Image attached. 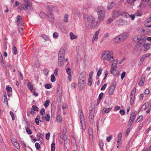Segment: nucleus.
Listing matches in <instances>:
<instances>
[{"label":"nucleus","instance_id":"f257e3e1","mask_svg":"<svg viewBox=\"0 0 151 151\" xmlns=\"http://www.w3.org/2000/svg\"><path fill=\"white\" fill-rule=\"evenodd\" d=\"M85 24L86 26L92 27L96 26L97 22L95 20L94 18L92 16H88L85 19Z\"/></svg>","mask_w":151,"mask_h":151},{"label":"nucleus","instance_id":"f03ea898","mask_svg":"<svg viewBox=\"0 0 151 151\" xmlns=\"http://www.w3.org/2000/svg\"><path fill=\"white\" fill-rule=\"evenodd\" d=\"M103 60H107L109 63H112L114 61L113 52L111 51H106L104 53L102 57Z\"/></svg>","mask_w":151,"mask_h":151},{"label":"nucleus","instance_id":"7ed1b4c3","mask_svg":"<svg viewBox=\"0 0 151 151\" xmlns=\"http://www.w3.org/2000/svg\"><path fill=\"white\" fill-rule=\"evenodd\" d=\"M132 40L134 42H138L140 41L142 43H144L146 40V38L142 35H135L132 38Z\"/></svg>","mask_w":151,"mask_h":151},{"label":"nucleus","instance_id":"20e7f679","mask_svg":"<svg viewBox=\"0 0 151 151\" xmlns=\"http://www.w3.org/2000/svg\"><path fill=\"white\" fill-rule=\"evenodd\" d=\"M79 114L80 115V122L82 129H85V121L83 114L81 111H79Z\"/></svg>","mask_w":151,"mask_h":151},{"label":"nucleus","instance_id":"39448f33","mask_svg":"<svg viewBox=\"0 0 151 151\" xmlns=\"http://www.w3.org/2000/svg\"><path fill=\"white\" fill-rule=\"evenodd\" d=\"M97 13L100 14V13H101L102 14V15L103 16V17L104 15H105V10L104 8L102 6H99L97 9ZM99 15L100 14H99Z\"/></svg>","mask_w":151,"mask_h":151},{"label":"nucleus","instance_id":"423d86ee","mask_svg":"<svg viewBox=\"0 0 151 151\" xmlns=\"http://www.w3.org/2000/svg\"><path fill=\"white\" fill-rule=\"evenodd\" d=\"M21 17V16L19 15H18L17 17V23L18 26L22 25L23 23Z\"/></svg>","mask_w":151,"mask_h":151},{"label":"nucleus","instance_id":"0eeeda50","mask_svg":"<svg viewBox=\"0 0 151 151\" xmlns=\"http://www.w3.org/2000/svg\"><path fill=\"white\" fill-rule=\"evenodd\" d=\"M94 110L92 109L90 111V113L89 116V118L90 122H93L94 118Z\"/></svg>","mask_w":151,"mask_h":151},{"label":"nucleus","instance_id":"6e6552de","mask_svg":"<svg viewBox=\"0 0 151 151\" xmlns=\"http://www.w3.org/2000/svg\"><path fill=\"white\" fill-rule=\"evenodd\" d=\"M18 9L20 10H32V9L29 8L26 4H22L20 5Z\"/></svg>","mask_w":151,"mask_h":151},{"label":"nucleus","instance_id":"1a4fd4ad","mask_svg":"<svg viewBox=\"0 0 151 151\" xmlns=\"http://www.w3.org/2000/svg\"><path fill=\"white\" fill-rule=\"evenodd\" d=\"M65 55V51L63 48H61L60 50L58 53V57L64 58Z\"/></svg>","mask_w":151,"mask_h":151},{"label":"nucleus","instance_id":"9d476101","mask_svg":"<svg viewBox=\"0 0 151 151\" xmlns=\"http://www.w3.org/2000/svg\"><path fill=\"white\" fill-rule=\"evenodd\" d=\"M129 35L127 32H124L123 33L119 35L121 38V40L123 41L126 39L128 37Z\"/></svg>","mask_w":151,"mask_h":151},{"label":"nucleus","instance_id":"9b49d317","mask_svg":"<svg viewBox=\"0 0 151 151\" xmlns=\"http://www.w3.org/2000/svg\"><path fill=\"white\" fill-rule=\"evenodd\" d=\"M116 84L113 83L112 85L111 86L109 90V93L110 95L112 94L114 91L115 88Z\"/></svg>","mask_w":151,"mask_h":151},{"label":"nucleus","instance_id":"f8f14e48","mask_svg":"<svg viewBox=\"0 0 151 151\" xmlns=\"http://www.w3.org/2000/svg\"><path fill=\"white\" fill-rule=\"evenodd\" d=\"M111 74L115 76H118L119 75V72L118 70H115V68H111Z\"/></svg>","mask_w":151,"mask_h":151},{"label":"nucleus","instance_id":"ddd939ff","mask_svg":"<svg viewBox=\"0 0 151 151\" xmlns=\"http://www.w3.org/2000/svg\"><path fill=\"white\" fill-rule=\"evenodd\" d=\"M100 30V29H99L94 34L92 40L93 42L96 40L98 39V36L99 34Z\"/></svg>","mask_w":151,"mask_h":151},{"label":"nucleus","instance_id":"4468645a","mask_svg":"<svg viewBox=\"0 0 151 151\" xmlns=\"http://www.w3.org/2000/svg\"><path fill=\"white\" fill-rule=\"evenodd\" d=\"M85 77L84 76L81 74L79 78L78 83H85Z\"/></svg>","mask_w":151,"mask_h":151},{"label":"nucleus","instance_id":"2eb2a0df","mask_svg":"<svg viewBox=\"0 0 151 151\" xmlns=\"http://www.w3.org/2000/svg\"><path fill=\"white\" fill-rule=\"evenodd\" d=\"M145 76H142L141 78V80L139 82V85L140 86L143 85L145 80Z\"/></svg>","mask_w":151,"mask_h":151},{"label":"nucleus","instance_id":"dca6fc26","mask_svg":"<svg viewBox=\"0 0 151 151\" xmlns=\"http://www.w3.org/2000/svg\"><path fill=\"white\" fill-rule=\"evenodd\" d=\"M64 58L58 57V64L60 66H63L64 64Z\"/></svg>","mask_w":151,"mask_h":151},{"label":"nucleus","instance_id":"f3484780","mask_svg":"<svg viewBox=\"0 0 151 151\" xmlns=\"http://www.w3.org/2000/svg\"><path fill=\"white\" fill-rule=\"evenodd\" d=\"M149 102H145L142 106L141 107L140 110L143 111L145 110L149 106Z\"/></svg>","mask_w":151,"mask_h":151},{"label":"nucleus","instance_id":"a211bd4d","mask_svg":"<svg viewBox=\"0 0 151 151\" xmlns=\"http://www.w3.org/2000/svg\"><path fill=\"white\" fill-rule=\"evenodd\" d=\"M48 17V20L50 22L53 21L55 19L54 15L52 13H50L49 15H47Z\"/></svg>","mask_w":151,"mask_h":151},{"label":"nucleus","instance_id":"6ab92c4d","mask_svg":"<svg viewBox=\"0 0 151 151\" xmlns=\"http://www.w3.org/2000/svg\"><path fill=\"white\" fill-rule=\"evenodd\" d=\"M148 56L147 54H146L144 55H143L141 58V59L140 60V61L139 62V65H141L142 64L143 62L144 61L145 59Z\"/></svg>","mask_w":151,"mask_h":151},{"label":"nucleus","instance_id":"aec40b11","mask_svg":"<svg viewBox=\"0 0 151 151\" xmlns=\"http://www.w3.org/2000/svg\"><path fill=\"white\" fill-rule=\"evenodd\" d=\"M122 41L119 36H117L114 40V42L115 43H119Z\"/></svg>","mask_w":151,"mask_h":151},{"label":"nucleus","instance_id":"412c9836","mask_svg":"<svg viewBox=\"0 0 151 151\" xmlns=\"http://www.w3.org/2000/svg\"><path fill=\"white\" fill-rule=\"evenodd\" d=\"M135 98V95H134L130 94V103L131 105H132L133 104Z\"/></svg>","mask_w":151,"mask_h":151},{"label":"nucleus","instance_id":"4be33fe9","mask_svg":"<svg viewBox=\"0 0 151 151\" xmlns=\"http://www.w3.org/2000/svg\"><path fill=\"white\" fill-rule=\"evenodd\" d=\"M25 4H26L29 8L32 9L31 4L28 0H24Z\"/></svg>","mask_w":151,"mask_h":151},{"label":"nucleus","instance_id":"5701e85b","mask_svg":"<svg viewBox=\"0 0 151 151\" xmlns=\"http://www.w3.org/2000/svg\"><path fill=\"white\" fill-rule=\"evenodd\" d=\"M29 124H28L27 125V126L25 127L26 132L29 134H32V132L31 129L29 128Z\"/></svg>","mask_w":151,"mask_h":151},{"label":"nucleus","instance_id":"b1692460","mask_svg":"<svg viewBox=\"0 0 151 151\" xmlns=\"http://www.w3.org/2000/svg\"><path fill=\"white\" fill-rule=\"evenodd\" d=\"M112 14L114 16V17H117L120 14V12L119 10L114 11Z\"/></svg>","mask_w":151,"mask_h":151},{"label":"nucleus","instance_id":"393cba45","mask_svg":"<svg viewBox=\"0 0 151 151\" xmlns=\"http://www.w3.org/2000/svg\"><path fill=\"white\" fill-rule=\"evenodd\" d=\"M99 13H97L99 19L100 21H103L105 17V15H104L103 17V16L102 15V14L101 13H100V15L99 16Z\"/></svg>","mask_w":151,"mask_h":151},{"label":"nucleus","instance_id":"a878e982","mask_svg":"<svg viewBox=\"0 0 151 151\" xmlns=\"http://www.w3.org/2000/svg\"><path fill=\"white\" fill-rule=\"evenodd\" d=\"M145 2H141L139 5V7L141 9H143L145 8L146 6V4L145 3Z\"/></svg>","mask_w":151,"mask_h":151},{"label":"nucleus","instance_id":"bb28decb","mask_svg":"<svg viewBox=\"0 0 151 151\" xmlns=\"http://www.w3.org/2000/svg\"><path fill=\"white\" fill-rule=\"evenodd\" d=\"M62 89L59 88V89L58 88L57 90V93L60 98L62 97Z\"/></svg>","mask_w":151,"mask_h":151},{"label":"nucleus","instance_id":"cd10ccee","mask_svg":"<svg viewBox=\"0 0 151 151\" xmlns=\"http://www.w3.org/2000/svg\"><path fill=\"white\" fill-rule=\"evenodd\" d=\"M150 44H149L148 43H146L143 46L144 48L147 50L150 49Z\"/></svg>","mask_w":151,"mask_h":151},{"label":"nucleus","instance_id":"c85d7f7f","mask_svg":"<svg viewBox=\"0 0 151 151\" xmlns=\"http://www.w3.org/2000/svg\"><path fill=\"white\" fill-rule=\"evenodd\" d=\"M114 6V3L113 2H111L109 3L108 5L107 8L108 9H112Z\"/></svg>","mask_w":151,"mask_h":151},{"label":"nucleus","instance_id":"c756f323","mask_svg":"<svg viewBox=\"0 0 151 151\" xmlns=\"http://www.w3.org/2000/svg\"><path fill=\"white\" fill-rule=\"evenodd\" d=\"M88 132L89 134L90 138H93V131L91 128H89L88 129Z\"/></svg>","mask_w":151,"mask_h":151},{"label":"nucleus","instance_id":"7c9ffc66","mask_svg":"<svg viewBox=\"0 0 151 151\" xmlns=\"http://www.w3.org/2000/svg\"><path fill=\"white\" fill-rule=\"evenodd\" d=\"M70 38L71 40L75 39L77 38V37L74 35L72 32H70Z\"/></svg>","mask_w":151,"mask_h":151},{"label":"nucleus","instance_id":"2f4dec72","mask_svg":"<svg viewBox=\"0 0 151 151\" xmlns=\"http://www.w3.org/2000/svg\"><path fill=\"white\" fill-rule=\"evenodd\" d=\"M27 86L31 91H32L33 90V87L31 83L29 82L28 83Z\"/></svg>","mask_w":151,"mask_h":151},{"label":"nucleus","instance_id":"473e14b6","mask_svg":"<svg viewBox=\"0 0 151 151\" xmlns=\"http://www.w3.org/2000/svg\"><path fill=\"white\" fill-rule=\"evenodd\" d=\"M18 30L19 33L21 35L22 33V31L23 30V25L21 26H18Z\"/></svg>","mask_w":151,"mask_h":151},{"label":"nucleus","instance_id":"72a5a7b5","mask_svg":"<svg viewBox=\"0 0 151 151\" xmlns=\"http://www.w3.org/2000/svg\"><path fill=\"white\" fill-rule=\"evenodd\" d=\"M12 51L14 55L17 54L18 53L17 49L15 46H14L13 47Z\"/></svg>","mask_w":151,"mask_h":151},{"label":"nucleus","instance_id":"f704fd0d","mask_svg":"<svg viewBox=\"0 0 151 151\" xmlns=\"http://www.w3.org/2000/svg\"><path fill=\"white\" fill-rule=\"evenodd\" d=\"M79 88L81 89H83L85 86V83H78Z\"/></svg>","mask_w":151,"mask_h":151},{"label":"nucleus","instance_id":"c9c22d12","mask_svg":"<svg viewBox=\"0 0 151 151\" xmlns=\"http://www.w3.org/2000/svg\"><path fill=\"white\" fill-rule=\"evenodd\" d=\"M14 146L17 149H19L20 148V147L19 145V144L18 142L16 141H15L13 143Z\"/></svg>","mask_w":151,"mask_h":151},{"label":"nucleus","instance_id":"e433bc0d","mask_svg":"<svg viewBox=\"0 0 151 151\" xmlns=\"http://www.w3.org/2000/svg\"><path fill=\"white\" fill-rule=\"evenodd\" d=\"M47 15L45 14L44 12H41L40 14V16L41 17L42 19L44 18L47 16Z\"/></svg>","mask_w":151,"mask_h":151},{"label":"nucleus","instance_id":"4c0bfd02","mask_svg":"<svg viewBox=\"0 0 151 151\" xmlns=\"http://www.w3.org/2000/svg\"><path fill=\"white\" fill-rule=\"evenodd\" d=\"M68 15L66 14L65 15L63 21L65 22H68Z\"/></svg>","mask_w":151,"mask_h":151},{"label":"nucleus","instance_id":"58836bf2","mask_svg":"<svg viewBox=\"0 0 151 151\" xmlns=\"http://www.w3.org/2000/svg\"><path fill=\"white\" fill-rule=\"evenodd\" d=\"M113 63L111 65V68H115L116 66L117 65V62H114V61L112 63Z\"/></svg>","mask_w":151,"mask_h":151},{"label":"nucleus","instance_id":"ea45409f","mask_svg":"<svg viewBox=\"0 0 151 151\" xmlns=\"http://www.w3.org/2000/svg\"><path fill=\"white\" fill-rule=\"evenodd\" d=\"M55 143L52 142L51 145V151H55Z\"/></svg>","mask_w":151,"mask_h":151},{"label":"nucleus","instance_id":"a19ab883","mask_svg":"<svg viewBox=\"0 0 151 151\" xmlns=\"http://www.w3.org/2000/svg\"><path fill=\"white\" fill-rule=\"evenodd\" d=\"M92 79L91 77L89 78L88 79V85L89 86L91 85L92 83Z\"/></svg>","mask_w":151,"mask_h":151},{"label":"nucleus","instance_id":"79ce46f5","mask_svg":"<svg viewBox=\"0 0 151 151\" xmlns=\"http://www.w3.org/2000/svg\"><path fill=\"white\" fill-rule=\"evenodd\" d=\"M45 118L47 122H49L50 120V116L49 114H47L45 116Z\"/></svg>","mask_w":151,"mask_h":151},{"label":"nucleus","instance_id":"37998d69","mask_svg":"<svg viewBox=\"0 0 151 151\" xmlns=\"http://www.w3.org/2000/svg\"><path fill=\"white\" fill-rule=\"evenodd\" d=\"M121 15L124 17H125L126 18H128L129 17V14L127 12H122V13Z\"/></svg>","mask_w":151,"mask_h":151},{"label":"nucleus","instance_id":"c03bdc74","mask_svg":"<svg viewBox=\"0 0 151 151\" xmlns=\"http://www.w3.org/2000/svg\"><path fill=\"white\" fill-rule=\"evenodd\" d=\"M56 119L58 121H59L60 122L62 121V118L60 115H57L56 117Z\"/></svg>","mask_w":151,"mask_h":151},{"label":"nucleus","instance_id":"a18cd8bd","mask_svg":"<svg viewBox=\"0 0 151 151\" xmlns=\"http://www.w3.org/2000/svg\"><path fill=\"white\" fill-rule=\"evenodd\" d=\"M50 103V102L49 100H46L44 104V106L45 107H47L49 105Z\"/></svg>","mask_w":151,"mask_h":151},{"label":"nucleus","instance_id":"49530a36","mask_svg":"<svg viewBox=\"0 0 151 151\" xmlns=\"http://www.w3.org/2000/svg\"><path fill=\"white\" fill-rule=\"evenodd\" d=\"M102 71V69L101 68H100L97 73V76H99L101 74Z\"/></svg>","mask_w":151,"mask_h":151},{"label":"nucleus","instance_id":"de8ad7c7","mask_svg":"<svg viewBox=\"0 0 151 151\" xmlns=\"http://www.w3.org/2000/svg\"><path fill=\"white\" fill-rule=\"evenodd\" d=\"M51 81L52 82H54L55 81V78L54 75L52 74L51 75Z\"/></svg>","mask_w":151,"mask_h":151},{"label":"nucleus","instance_id":"09e8293b","mask_svg":"<svg viewBox=\"0 0 151 151\" xmlns=\"http://www.w3.org/2000/svg\"><path fill=\"white\" fill-rule=\"evenodd\" d=\"M3 99L4 100V102H6L7 104H8V101L6 95H4L3 96Z\"/></svg>","mask_w":151,"mask_h":151},{"label":"nucleus","instance_id":"8fccbe9b","mask_svg":"<svg viewBox=\"0 0 151 151\" xmlns=\"http://www.w3.org/2000/svg\"><path fill=\"white\" fill-rule=\"evenodd\" d=\"M35 145L37 149L38 150L40 149V145L39 143L37 142L35 143Z\"/></svg>","mask_w":151,"mask_h":151},{"label":"nucleus","instance_id":"3c124183","mask_svg":"<svg viewBox=\"0 0 151 151\" xmlns=\"http://www.w3.org/2000/svg\"><path fill=\"white\" fill-rule=\"evenodd\" d=\"M32 108L35 111H37L39 110L38 108L36 106H35L33 105L32 106Z\"/></svg>","mask_w":151,"mask_h":151},{"label":"nucleus","instance_id":"603ef678","mask_svg":"<svg viewBox=\"0 0 151 151\" xmlns=\"http://www.w3.org/2000/svg\"><path fill=\"white\" fill-rule=\"evenodd\" d=\"M10 114L12 117V120H14L15 119V117H14V114L13 113V112H12V111H10Z\"/></svg>","mask_w":151,"mask_h":151},{"label":"nucleus","instance_id":"864d4df0","mask_svg":"<svg viewBox=\"0 0 151 151\" xmlns=\"http://www.w3.org/2000/svg\"><path fill=\"white\" fill-rule=\"evenodd\" d=\"M100 146L101 149H103L104 146V143L102 141H100Z\"/></svg>","mask_w":151,"mask_h":151},{"label":"nucleus","instance_id":"5fc2aeb1","mask_svg":"<svg viewBox=\"0 0 151 151\" xmlns=\"http://www.w3.org/2000/svg\"><path fill=\"white\" fill-rule=\"evenodd\" d=\"M1 64L4 68H6V63L3 61V59H2V60L1 61Z\"/></svg>","mask_w":151,"mask_h":151},{"label":"nucleus","instance_id":"6e6d98bb","mask_svg":"<svg viewBox=\"0 0 151 151\" xmlns=\"http://www.w3.org/2000/svg\"><path fill=\"white\" fill-rule=\"evenodd\" d=\"M112 138V135H110L109 136L107 137L106 138V140L107 142H110V140Z\"/></svg>","mask_w":151,"mask_h":151},{"label":"nucleus","instance_id":"4d7b16f0","mask_svg":"<svg viewBox=\"0 0 151 151\" xmlns=\"http://www.w3.org/2000/svg\"><path fill=\"white\" fill-rule=\"evenodd\" d=\"M133 122L132 121V120H129V122H128V127H130L132 123H133Z\"/></svg>","mask_w":151,"mask_h":151},{"label":"nucleus","instance_id":"13d9d810","mask_svg":"<svg viewBox=\"0 0 151 151\" xmlns=\"http://www.w3.org/2000/svg\"><path fill=\"white\" fill-rule=\"evenodd\" d=\"M63 138L64 141H65L67 139V136L66 134L64 133L63 135Z\"/></svg>","mask_w":151,"mask_h":151},{"label":"nucleus","instance_id":"bf43d9fd","mask_svg":"<svg viewBox=\"0 0 151 151\" xmlns=\"http://www.w3.org/2000/svg\"><path fill=\"white\" fill-rule=\"evenodd\" d=\"M6 89V90L9 92H11L12 91V88L11 87L7 86Z\"/></svg>","mask_w":151,"mask_h":151},{"label":"nucleus","instance_id":"052dcab7","mask_svg":"<svg viewBox=\"0 0 151 151\" xmlns=\"http://www.w3.org/2000/svg\"><path fill=\"white\" fill-rule=\"evenodd\" d=\"M143 116H139L138 118L137 119L136 121V122L137 123L141 119L143 118Z\"/></svg>","mask_w":151,"mask_h":151},{"label":"nucleus","instance_id":"680f3d73","mask_svg":"<svg viewBox=\"0 0 151 151\" xmlns=\"http://www.w3.org/2000/svg\"><path fill=\"white\" fill-rule=\"evenodd\" d=\"M136 91V88H134L132 91L131 93V94L132 95H135V93Z\"/></svg>","mask_w":151,"mask_h":151},{"label":"nucleus","instance_id":"e2e57ef3","mask_svg":"<svg viewBox=\"0 0 151 151\" xmlns=\"http://www.w3.org/2000/svg\"><path fill=\"white\" fill-rule=\"evenodd\" d=\"M40 114L43 116L44 114L45 113V110L44 108H42L40 111Z\"/></svg>","mask_w":151,"mask_h":151},{"label":"nucleus","instance_id":"0e129e2a","mask_svg":"<svg viewBox=\"0 0 151 151\" xmlns=\"http://www.w3.org/2000/svg\"><path fill=\"white\" fill-rule=\"evenodd\" d=\"M103 93L102 92L99 95L98 99L100 101L101 100L103 96Z\"/></svg>","mask_w":151,"mask_h":151},{"label":"nucleus","instance_id":"69168bd1","mask_svg":"<svg viewBox=\"0 0 151 151\" xmlns=\"http://www.w3.org/2000/svg\"><path fill=\"white\" fill-rule=\"evenodd\" d=\"M113 19L111 18H110L108 19L107 21V24H110L111 22L113 21Z\"/></svg>","mask_w":151,"mask_h":151},{"label":"nucleus","instance_id":"338daca9","mask_svg":"<svg viewBox=\"0 0 151 151\" xmlns=\"http://www.w3.org/2000/svg\"><path fill=\"white\" fill-rule=\"evenodd\" d=\"M126 74V72H123L121 74V78L122 80L124 78Z\"/></svg>","mask_w":151,"mask_h":151},{"label":"nucleus","instance_id":"774afa93","mask_svg":"<svg viewBox=\"0 0 151 151\" xmlns=\"http://www.w3.org/2000/svg\"><path fill=\"white\" fill-rule=\"evenodd\" d=\"M58 34L56 32H54L53 34V37L54 38H57L58 37Z\"/></svg>","mask_w":151,"mask_h":151}]
</instances>
